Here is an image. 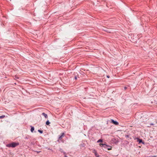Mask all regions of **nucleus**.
I'll return each instance as SVG.
<instances>
[{"mask_svg":"<svg viewBox=\"0 0 157 157\" xmlns=\"http://www.w3.org/2000/svg\"><path fill=\"white\" fill-rule=\"evenodd\" d=\"M42 115L44 116L45 118H48L47 115L46 114H45L44 113H43Z\"/></svg>","mask_w":157,"mask_h":157,"instance_id":"obj_6","label":"nucleus"},{"mask_svg":"<svg viewBox=\"0 0 157 157\" xmlns=\"http://www.w3.org/2000/svg\"><path fill=\"white\" fill-rule=\"evenodd\" d=\"M96 157H99V155H98L97 156H96Z\"/></svg>","mask_w":157,"mask_h":157,"instance_id":"obj_24","label":"nucleus"},{"mask_svg":"<svg viewBox=\"0 0 157 157\" xmlns=\"http://www.w3.org/2000/svg\"><path fill=\"white\" fill-rule=\"evenodd\" d=\"M31 145H34L35 144V143L34 142H31Z\"/></svg>","mask_w":157,"mask_h":157,"instance_id":"obj_15","label":"nucleus"},{"mask_svg":"<svg viewBox=\"0 0 157 157\" xmlns=\"http://www.w3.org/2000/svg\"><path fill=\"white\" fill-rule=\"evenodd\" d=\"M31 129H30L31 131L32 132H33V131L34 130V128L33 126H31Z\"/></svg>","mask_w":157,"mask_h":157,"instance_id":"obj_8","label":"nucleus"},{"mask_svg":"<svg viewBox=\"0 0 157 157\" xmlns=\"http://www.w3.org/2000/svg\"><path fill=\"white\" fill-rule=\"evenodd\" d=\"M35 151L37 153H40L41 152V151Z\"/></svg>","mask_w":157,"mask_h":157,"instance_id":"obj_16","label":"nucleus"},{"mask_svg":"<svg viewBox=\"0 0 157 157\" xmlns=\"http://www.w3.org/2000/svg\"><path fill=\"white\" fill-rule=\"evenodd\" d=\"M100 145V146H101V147H104L105 148L106 147H107L108 146L107 145H106L105 144H99Z\"/></svg>","mask_w":157,"mask_h":157,"instance_id":"obj_5","label":"nucleus"},{"mask_svg":"<svg viewBox=\"0 0 157 157\" xmlns=\"http://www.w3.org/2000/svg\"><path fill=\"white\" fill-rule=\"evenodd\" d=\"M93 152L95 154V156H97L98 155L97 152L94 149L93 150Z\"/></svg>","mask_w":157,"mask_h":157,"instance_id":"obj_7","label":"nucleus"},{"mask_svg":"<svg viewBox=\"0 0 157 157\" xmlns=\"http://www.w3.org/2000/svg\"><path fill=\"white\" fill-rule=\"evenodd\" d=\"M156 123H157V121H156Z\"/></svg>","mask_w":157,"mask_h":157,"instance_id":"obj_26","label":"nucleus"},{"mask_svg":"<svg viewBox=\"0 0 157 157\" xmlns=\"http://www.w3.org/2000/svg\"><path fill=\"white\" fill-rule=\"evenodd\" d=\"M136 139H137V141L139 142V143H142L143 144H144V143L142 142V139H140L138 138H136Z\"/></svg>","mask_w":157,"mask_h":157,"instance_id":"obj_4","label":"nucleus"},{"mask_svg":"<svg viewBox=\"0 0 157 157\" xmlns=\"http://www.w3.org/2000/svg\"><path fill=\"white\" fill-rule=\"evenodd\" d=\"M124 89L125 90L127 89V87H124Z\"/></svg>","mask_w":157,"mask_h":157,"instance_id":"obj_19","label":"nucleus"},{"mask_svg":"<svg viewBox=\"0 0 157 157\" xmlns=\"http://www.w3.org/2000/svg\"><path fill=\"white\" fill-rule=\"evenodd\" d=\"M150 157H156V156H153Z\"/></svg>","mask_w":157,"mask_h":157,"instance_id":"obj_23","label":"nucleus"},{"mask_svg":"<svg viewBox=\"0 0 157 157\" xmlns=\"http://www.w3.org/2000/svg\"><path fill=\"white\" fill-rule=\"evenodd\" d=\"M105 148H106L108 150H109L111 149V147H109L108 146L107 147Z\"/></svg>","mask_w":157,"mask_h":157,"instance_id":"obj_10","label":"nucleus"},{"mask_svg":"<svg viewBox=\"0 0 157 157\" xmlns=\"http://www.w3.org/2000/svg\"><path fill=\"white\" fill-rule=\"evenodd\" d=\"M103 141L102 140V139H99L98 140V143L102 142Z\"/></svg>","mask_w":157,"mask_h":157,"instance_id":"obj_11","label":"nucleus"},{"mask_svg":"<svg viewBox=\"0 0 157 157\" xmlns=\"http://www.w3.org/2000/svg\"><path fill=\"white\" fill-rule=\"evenodd\" d=\"M105 31H107V30H105ZM108 32H109V31H108Z\"/></svg>","mask_w":157,"mask_h":157,"instance_id":"obj_25","label":"nucleus"},{"mask_svg":"<svg viewBox=\"0 0 157 157\" xmlns=\"http://www.w3.org/2000/svg\"><path fill=\"white\" fill-rule=\"evenodd\" d=\"M110 121H110L111 123L113 124H114L115 125H118V124H119V123L118 122L115 121L114 120H113V119H111L110 120Z\"/></svg>","mask_w":157,"mask_h":157,"instance_id":"obj_2","label":"nucleus"},{"mask_svg":"<svg viewBox=\"0 0 157 157\" xmlns=\"http://www.w3.org/2000/svg\"><path fill=\"white\" fill-rule=\"evenodd\" d=\"M64 157H67V156L66 155H65L64 156Z\"/></svg>","mask_w":157,"mask_h":157,"instance_id":"obj_22","label":"nucleus"},{"mask_svg":"<svg viewBox=\"0 0 157 157\" xmlns=\"http://www.w3.org/2000/svg\"><path fill=\"white\" fill-rule=\"evenodd\" d=\"M19 143L12 142L7 144L6 146L8 147H15L19 145Z\"/></svg>","mask_w":157,"mask_h":157,"instance_id":"obj_1","label":"nucleus"},{"mask_svg":"<svg viewBox=\"0 0 157 157\" xmlns=\"http://www.w3.org/2000/svg\"><path fill=\"white\" fill-rule=\"evenodd\" d=\"M64 133L63 132L61 133V135L60 136H59V140H61V139L64 136Z\"/></svg>","mask_w":157,"mask_h":157,"instance_id":"obj_3","label":"nucleus"},{"mask_svg":"<svg viewBox=\"0 0 157 157\" xmlns=\"http://www.w3.org/2000/svg\"><path fill=\"white\" fill-rule=\"evenodd\" d=\"M129 136L128 135H127L126 136V137H129Z\"/></svg>","mask_w":157,"mask_h":157,"instance_id":"obj_18","label":"nucleus"},{"mask_svg":"<svg viewBox=\"0 0 157 157\" xmlns=\"http://www.w3.org/2000/svg\"><path fill=\"white\" fill-rule=\"evenodd\" d=\"M5 117V116L4 115H3L1 116H0V118H3Z\"/></svg>","mask_w":157,"mask_h":157,"instance_id":"obj_13","label":"nucleus"},{"mask_svg":"<svg viewBox=\"0 0 157 157\" xmlns=\"http://www.w3.org/2000/svg\"><path fill=\"white\" fill-rule=\"evenodd\" d=\"M50 123V122L48 120L46 122V124L47 125H49Z\"/></svg>","mask_w":157,"mask_h":157,"instance_id":"obj_9","label":"nucleus"},{"mask_svg":"<svg viewBox=\"0 0 157 157\" xmlns=\"http://www.w3.org/2000/svg\"><path fill=\"white\" fill-rule=\"evenodd\" d=\"M107 77L108 78H109V75H107Z\"/></svg>","mask_w":157,"mask_h":157,"instance_id":"obj_21","label":"nucleus"},{"mask_svg":"<svg viewBox=\"0 0 157 157\" xmlns=\"http://www.w3.org/2000/svg\"><path fill=\"white\" fill-rule=\"evenodd\" d=\"M75 79L76 80L77 79V77L76 76H75Z\"/></svg>","mask_w":157,"mask_h":157,"instance_id":"obj_17","label":"nucleus"},{"mask_svg":"<svg viewBox=\"0 0 157 157\" xmlns=\"http://www.w3.org/2000/svg\"><path fill=\"white\" fill-rule=\"evenodd\" d=\"M30 136H27L25 138V139H28L29 138Z\"/></svg>","mask_w":157,"mask_h":157,"instance_id":"obj_14","label":"nucleus"},{"mask_svg":"<svg viewBox=\"0 0 157 157\" xmlns=\"http://www.w3.org/2000/svg\"><path fill=\"white\" fill-rule=\"evenodd\" d=\"M150 125H154V124L153 123H151V124H150Z\"/></svg>","mask_w":157,"mask_h":157,"instance_id":"obj_20","label":"nucleus"},{"mask_svg":"<svg viewBox=\"0 0 157 157\" xmlns=\"http://www.w3.org/2000/svg\"><path fill=\"white\" fill-rule=\"evenodd\" d=\"M38 131L40 133H43V131L40 130H38Z\"/></svg>","mask_w":157,"mask_h":157,"instance_id":"obj_12","label":"nucleus"}]
</instances>
